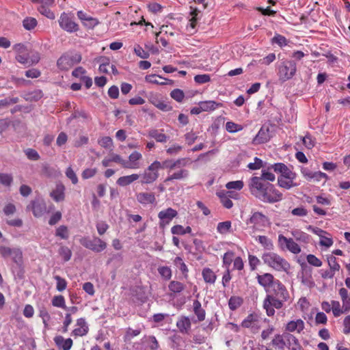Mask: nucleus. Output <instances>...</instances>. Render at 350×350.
<instances>
[{"mask_svg": "<svg viewBox=\"0 0 350 350\" xmlns=\"http://www.w3.org/2000/svg\"><path fill=\"white\" fill-rule=\"evenodd\" d=\"M64 191V186L62 184H57L55 189L51 192L50 196L55 202H61L65 198Z\"/></svg>", "mask_w": 350, "mask_h": 350, "instance_id": "6ab92c4d", "label": "nucleus"}, {"mask_svg": "<svg viewBox=\"0 0 350 350\" xmlns=\"http://www.w3.org/2000/svg\"><path fill=\"white\" fill-rule=\"evenodd\" d=\"M142 157V154L135 151L129 157V161H126L125 168L137 169L139 167L138 161Z\"/></svg>", "mask_w": 350, "mask_h": 350, "instance_id": "dca6fc26", "label": "nucleus"}, {"mask_svg": "<svg viewBox=\"0 0 350 350\" xmlns=\"http://www.w3.org/2000/svg\"><path fill=\"white\" fill-rule=\"evenodd\" d=\"M271 136L269 134V128L262 127L258 131V134L253 139L254 144H260L268 142Z\"/></svg>", "mask_w": 350, "mask_h": 350, "instance_id": "2eb2a0df", "label": "nucleus"}, {"mask_svg": "<svg viewBox=\"0 0 350 350\" xmlns=\"http://www.w3.org/2000/svg\"><path fill=\"white\" fill-rule=\"evenodd\" d=\"M232 192H227V193H225L224 192L218 193V196L220 198L221 202L223 204V206L226 208H230L233 206V203L232 200L230 199Z\"/></svg>", "mask_w": 350, "mask_h": 350, "instance_id": "bb28decb", "label": "nucleus"}, {"mask_svg": "<svg viewBox=\"0 0 350 350\" xmlns=\"http://www.w3.org/2000/svg\"><path fill=\"white\" fill-rule=\"evenodd\" d=\"M257 240L265 249L269 250L273 249V245L271 239L266 236H258Z\"/></svg>", "mask_w": 350, "mask_h": 350, "instance_id": "c9c22d12", "label": "nucleus"}, {"mask_svg": "<svg viewBox=\"0 0 350 350\" xmlns=\"http://www.w3.org/2000/svg\"><path fill=\"white\" fill-rule=\"evenodd\" d=\"M59 254L63 258L64 261H68L72 256L71 250L66 246H62L59 250Z\"/></svg>", "mask_w": 350, "mask_h": 350, "instance_id": "c03bdc74", "label": "nucleus"}, {"mask_svg": "<svg viewBox=\"0 0 350 350\" xmlns=\"http://www.w3.org/2000/svg\"><path fill=\"white\" fill-rule=\"evenodd\" d=\"M263 167V165H262V161L258 158V157H255L254 158V163H250L248 165H247V167L250 169V170H258L261 167Z\"/></svg>", "mask_w": 350, "mask_h": 350, "instance_id": "6e6d98bb", "label": "nucleus"}, {"mask_svg": "<svg viewBox=\"0 0 350 350\" xmlns=\"http://www.w3.org/2000/svg\"><path fill=\"white\" fill-rule=\"evenodd\" d=\"M190 9H191V12H190V15L191 16V18L189 19V26L192 28V29H195L196 26V23H197V16L198 14V13L200 12V11L197 9V8H194L193 7H190Z\"/></svg>", "mask_w": 350, "mask_h": 350, "instance_id": "79ce46f5", "label": "nucleus"}, {"mask_svg": "<svg viewBox=\"0 0 350 350\" xmlns=\"http://www.w3.org/2000/svg\"><path fill=\"white\" fill-rule=\"evenodd\" d=\"M211 80L210 76L208 75H198L194 77V81L197 83L202 84L208 82Z\"/></svg>", "mask_w": 350, "mask_h": 350, "instance_id": "680f3d73", "label": "nucleus"}, {"mask_svg": "<svg viewBox=\"0 0 350 350\" xmlns=\"http://www.w3.org/2000/svg\"><path fill=\"white\" fill-rule=\"evenodd\" d=\"M269 222L267 216L260 212H254L249 219L247 220L246 224L249 228L255 230H261L265 227Z\"/></svg>", "mask_w": 350, "mask_h": 350, "instance_id": "39448f33", "label": "nucleus"}, {"mask_svg": "<svg viewBox=\"0 0 350 350\" xmlns=\"http://www.w3.org/2000/svg\"><path fill=\"white\" fill-rule=\"evenodd\" d=\"M201 109L203 111H213L217 108V107L221 105L220 103H217L213 100H206L200 102Z\"/></svg>", "mask_w": 350, "mask_h": 350, "instance_id": "c85d7f7f", "label": "nucleus"}, {"mask_svg": "<svg viewBox=\"0 0 350 350\" xmlns=\"http://www.w3.org/2000/svg\"><path fill=\"white\" fill-rule=\"evenodd\" d=\"M293 180L294 179H287L284 177H279L278 183L280 187L285 189H290L292 187L297 185L295 183H293Z\"/></svg>", "mask_w": 350, "mask_h": 350, "instance_id": "72a5a7b5", "label": "nucleus"}, {"mask_svg": "<svg viewBox=\"0 0 350 350\" xmlns=\"http://www.w3.org/2000/svg\"><path fill=\"white\" fill-rule=\"evenodd\" d=\"M38 10L42 14L46 16L47 18L51 19L55 18L54 13L49 10V7H46L44 5H40Z\"/></svg>", "mask_w": 350, "mask_h": 350, "instance_id": "8fccbe9b", "label": "nucleus"}, {"mask_svg": "<svg viewBox=\"0 0 350 350\" xmlns=\"http://www.w3.org/2000/svg\"><path fill=\"white\" fill-rule=\"evenodd\" d=\"M177 215L176 211L172 208H168L159 213L158 217L160 219V226L164 228L171 220Z\"/></svg>", "mask_w": 350, "mask_h": 350, "instance_id": "ddd939ff", "label": "nucleus"}, {"mask_svg": "<svg viewBox=\"0 0 350 350\" xmlns=\"http://www.w3.org/2000/svg\"><path fill=\"white\" fill-rule=\"evenodd\" d=\"M66 175L69 179H70L72 184L75 185L78 183V178L71 167L66 169Z\"/></svg>", "mask_w": 350, "mask_h": 350, "instance_id": "13d9d810", "label": "nucleus"}, {"mask_svg": "<svg viewBox=\"0 0 350 350\" xmlns=\"http://www.w3.org/2000/svg\"><path fill=\"white\" fill-rule=\"evenodd\" d=\"M0 254L4 258H12V260L18 266L23 263V253L21 249L17 247H9L0 246Z\"/></svg>", "mask_w": 350, "mask_h": 350, "instance_id": "0eeeda50", "label": "nucleus"}, {"mask_svg": "<svg viewBox=\"0 0 350 350\" xmlns=\"http://www.w3.org/2000/svg\"><path fill=\"white\" fill-rule=\"evenodd\" d=\"M243 300L239 297H231L228 301L229 308L232 310L238 308L242 304Z\"/></svg>", "mask_w": 350, "mask_h": 350, "instance_id": "e433bc0d", "label": "nucleus"}, {"mask_svg": "<svg viewBox=\"0 0 350 350\" xmlns=\"http://www.w3.org/2000/svg\"><path fill=\"white\" fill-rule=\"evenodd\" d=\"M13 181L11 174L0 173V183L5 186H10Z\"/></svg>", "mask_w": 350, "mask_h": 350, "instance_id": "49530a36", "label": "nucleus"}, {"mask_svg": "<svg viewBox=\"0 0 350 350\" xmlns=\"http://www.w3.org/2000/svg\"><path fill=\"white\" fill-rule=\"evenodd\" d=\"M138 202L142 204H153L156 201L154 194L153 193H139L136 196Z\"/></svg>", "mask_w": 350, "mask_h": 350, "instance_id": "a211bd4d", "label": "nucleus"}, {"mask_svg": "<svg viewBox=\"0 0 350 350\" xmlns=\"http://www.w3.org/2000/svg\"><path fill=\"white\" fill-rule=\"evenodd\" d=\"M331 308L333 314L335 317H339L341 314L346 312H344V308H340V304L338 301H332L331 304Z\"/></svg>", "mask_w": 350, "mask_h": 350, "instance_id": "a19ab883", "label": "nucleus"}, {"mask_svg": "<svg viewBox=\"0 0 350 350\" xmlns=\"http://www.w3.org/2000/svg\"><path fill=\"white\" fill-rule=\"evenodd\" d=\"M327 262L329 267V269L333 271L334 273L335 271H338L340 269V265L336 262V258L334 256H331L327 258Z\"/></svg>", "mask_w": 350, "mask_h": 350, "instance_id": "a18cd8bd", "label": "nucleus"}, {"mask_svg": "<svg viewBox=\"0 0 350 350\" xmlns=\"http://www.w3.org/2000/svg\"><path fill=\"white\" fill-rule=\"evenodd\" d=\"M54 278L57 281V290L60 292L64 291L67 286L66 281L59 275H55Z\"/></svg>", "mask_w": 350, "mask_h": 350, "instance_id": "3c124183", "label": "nucleus"}, {"mask_svg": "<svg viewBox=\"0 0 350 350\" xmlns=\"http://www.w3.org/2000/svg\"><path fill=\"white\" fill-rule=\"evenodd\" d=\"M202 276L206 282L213 284L216 280L215 273L209 268H205L202 271Z\"/></svg>", "mask_w": 350, "mask_h": 350, "instance_id": "c756f323", "label": "nucleus"}, {"mask_svg": "<svg viewBox=\"0 0 350 350\" xmlns=\"http://www.w3.org/2000/svg\"><path fill=\"white\" fill-rule=\"evenodd\" d=\"M302 141L304 146L308 149H311L314 146V139L310 135H306L303 137Z\"/></svg>", "mask_w": 350, "mask_h": 350, "instance_id": "864d4df0", "label": "nucleus"}, {"mask_svg": "<svg viewBox=\"0 0 350 350\" xmlns=\"http://www.w3.org/2000/svg\"><path fill=\"white\" fill-rule=\"evenodd\" d=\"M100 61L101 64L99 66V71L103 73H108L107 66H109V60L106 57H100Z\"/></svg>", "mask_w": 350, "mask_h": 350, "instance_id": "bf43d9fd", "label": "nucleus"}, {"mask_svg": "<svg viewBox=\"0 0 350 350\" xmlns=\"http://www.w3.org/2000/svg\"><path fill=\"white\" fill-rule=\"evenodd\" d=\"M52 304L55 307L67 309L65 305L64 297L62 295L55 296L52 299Z\"/></svg>", "mask_w": 350, "mask_h": 350, "instance_id": "37998d69", "label": "nucleus"}, {"mask_svg": "<svg viewBox=\"0 0 350 350\" xmlns=\"http://www.w3.org/2000/svg\"><path fill=\"white\" fill-rule=\"evenodd\" d=\"M306 258L308 263L313 266L319 267L322 265V262L321 261V260L317 258L313 254L308 255Z\"/></svg>", "mask_w": 350, "mask_h": 350, "instance_id": "5fc2aeb1", "label": "nucleus"}, {"mask_svg": "<svg viewBox=\"0 0 350 350\" xmlns=\"http://www.w3.org/2000/svg\"><path fill=\"white\" fill-rule=\"evenodd\" d=\"M304 329V323L301 319L291 321L286 324V330L293 332L297 331L300 333Z\"/></svg>", "mask_w": 350, "mask_h": 350, "instance_id": "aec40b11", "label": "nucleus"}, {"mask_svg": "<svg viewBox=\"0 0 350 350\" xmlns=\"http://www.w3.org/2000/svg\"><path fill=\"white\" fill-rule=\"evenodd\" d=\"M59 24L64 30L70 33L77 31L79 29L78 25L73 21L71 16L65 12L61 14Z\"/></svg>", "mask_w": 350, "mask_h": 350, "instance_id": "9d476101", "label": "nucleus"}, {"mask_svg": "<svg viewBox=\"0 0 350 350\" xmlns=\"http://www.w3.org/2000/svg\"><path fill=\"white\" fill-rule=\"evenodd\" d=\"M28 210H31L35 217H41L46 211V204L42 200L36 199L32 200L27 206Z\"/></svg>", "mask_w": 350, "mask_h": 350, "instance_id": "f8f14e48", "label": "nucleus"}, {"mask_svg": "<svg viewBox=\"0 0 350 350\" xmlns=\"http://www.w3.org/2000/svg\"><path fill=\"white\" fill-rule=\"evenodd\" d=\"M231 228V222L230 221H226L219 222L217 224V230L221 234H226L230 231Z\"/></svg>", "mask_w": 350, "mask_h": 350, "instance_id": "58836bf2", "label": "nucleus"}, {"mask_svg": "<svg viewBox=\"0 0 350 350\" xmlns=\"http://www.w3.org/2000/svg\"><path fill=\"white\" fill-rule=\"evenodd\" d=\"M282 301L275 298L274 296L267 295L264 300L263 307L266 310L267 314L269 317L274 315L275 308L280 309L282 307Z\"/></svg>", "mask_w": 350, "mask_h": 350, "instance_id": "1a4fd4ad", "label": "nucleus"}, {"mask_svg": "<svg viewBox=\"0 0 350 350\" xmlns=\"http://www.w3.org/2000/svg\"><path fill=\"white\" fill-rule=\"evenodd\" d=\"M249 186L251 193L263 202L274 203L282 198V193L272 184L262 181V178L258 176L252 177Z\"/></svg>", "mask_w": 350, "mask_h": 350, "instance_id": "f257e3e1", "label": "nucleus"}, {"mask_svg": "<svg viewBox=\"0 0 350 350\" xmlns=\"http://www.w3.org/2000/svg\"><path fill=\"white\" fill-rule=\"evenodd\" d=\"M53 168H51L49 165V164L46 163H44L42 164L41 166V174L42 175H44L46 176H51L53 173Z\"/></svg>", "mask_w": 350, "mask_h": 350, "instance_id": "69168bd1", "label": "nucleus"}, {"mask_svg": "<svg viewBox=\"0 0 350 350\" xmlns=\"http://www.w3.org/2000/svg\"><path fill=\"white\" fill-rule=\"evenodd\" d=\"M97 172L96 168H88L83 170L82 173V178L84 179H88L93 177Z\"/></svg>", "mask_w": 350, "mask_h": 350, "instance_id": "338daca9", "label": "nucleus"}, {"mask_svg": "<svg viewBox=\"0 0 350 350\" xmlns=\"http://www.w3.org/2000/svg\"><path fill=\"white\" fill-rule=\"evenodd\" d=\"M243 187V182L241 180L231 181L226 184V188L229 189H237L240 190Z\"/></svg>", "mask_w": 350, "mask_h": 350, "instance_id": "4d7b16f0", "label": "nucleus"}, {"mask_svg": "<svg viewBox=\"0 0 350 350\" xmlns=\"http://www.w3.org/2000/svg\"><path fill=\"white\" fill-rule=\"evenodd\" d=\"M139 176L136 174H133L129 176H124L120 177L117 180V184H118L120 186H126L135 180H137L139 178Z\"/></svg>", "mask_w": 350, "mask_h": 350, "instance_id": "a878e982", "label": "nucleus"}, {"mask_svg": "<svg viewBox=\"0 0 350 350\" xmlns=\"http://www.w3.org/2000/svg\"><path fill=\"white\" fill-rule=\"evenodd\" d=\"M193 312L197 316L199 321H202L205 319L206 312L202 308L201 303L198 300H194L193 303Z\"/></svg>", "mask_w": 350, "mask_h": 350, "instance_id": "b1692460", "label": "nucleus"}, {"mask_svg": "<svg viewBox=\"0 0 350 350\" xmlns=\"http://www.w3.org/2000/svg\"><path fill=\"white\" fill-rule=\"evenodd\" d=\"M80 243L85 248L96 253L101 252L107 247V243L97 237H94L92 239L87 237H83L80 239Z\"/></svg>", "mask_w": 350, "mask_h": 350, "instance_id": "20e7f679", "label": "nucleus"}, {"mask_svg": "<svg viewBox=\"0 0 350 350\" xmlns=\"http://www.w3.org/2000/svg\"><path fill=\"white\" fill-rule=\"evenodd\" d=\"M275 295L282 300L286 301L288 297V291L285 286L279 281L275 280L271 286Z\"/></svg>", "mask_w": 350, "mask_h": 350, "instance_id": "4468645a", "label": "nucleus"}, {"mask_svg": "<svg viewBox=\"0 0 350 350\" xmlns=\"http://www.w3.org/2000/svg\"><path fill=\"white\" fill-rule=\"evenodd\" d=\"M99 144L105 148H109L112 146L113 142L110 137H103L98 141Z\"/></svg>", "mask_w": 350, "mask_h": 350, "instance_id": "774afa93", "label": "nucleus"}, {"mask_svg": "<svg viewBox=\"0 0 350 350\" xmlns=\"http://www.w3.org/2000/svg\"><path fill=\"white\" fill-rule=\"evenodd\" d=\"M189 176V171L185 169L175 172L172 175L169 176L164 180V183H168L174 180H182L187 178Z\"/></svg>", "mask_w": 350, "mask_h": 350, "instance_id": "4be33fe9", "label": "nucleus"}, {"mask_svg": "<svg viewBox=\"0 0 350 350\" xmlns=\"http://www.w3.org/2000/svg\"><path fill=\"white\" fill-rule=\"evenodd\" d=\"M163 79H164L163 77H162L160 75H146L145 77L146 81L150 83L158 84V85H163Z\"/></svg>", "mask_w": 350, "mask_h": 350, "instance_id": "f704fd0d", "label": "nucleus"}, {"mask_svg": "<svg viewBox=\"0 0 350 350\" xmlns=\"http://www.w3.org/2000/svg\"><path fill=\"white\" fill-rule=\"evenodd\" d=\"M257 279L258 283L265 288L272 286L275 281L271 273H265L261 275H258Z\"/></svg>", "mask_w": 350, "mask_h": 350, "instance_id": "412c9836", "label": "nucleus"}, {"mask_svg": "<svg viewBox=\"0 0 350 350\" xmlns=\"http://www.w3.org/2000/svg\"><path fill=\"white\" fill-rule=\"evenodd\" d=\"M168 288L172 292L178 293L185 289V285L178 281H172L170 282Z\"/></svg>", "mask_w": 350, "mask_h": 350, "instance_id": "2f4dec72", "label": "nucleus"}, {"mask_svg": "<svg viewBox=\"0 0 350 350\" xmlns=\"http://www.w3.org/2000/svg\"><path fill=\"white\" fill-rule=\"evenodd\" d=\"M150 101L151 103H152L155 107H157L158 109L163 111H168L172 110V107L167 105V103H165L164 102L161 100H159L155 96H151L150 98Z\"/></svg>", "mask_w": 350, "mask_h": 350, "instance_id": "cd10ccee", "label": "nucleus"}, {"mask_svg": "<svg viewBox=\"0 0 350 350\" xmlns=\"http://www.w3.org/2000/svg\"><path fill=\"white\" fill-rule=\"evenodd\" d=\"M262 258L265 264L277 271L287 272L291 267L290 264L285 259L275 253L265 254Z\"/></svg>", "mask_w": 350, "mask_h": 350, "instance_id": "f03ea898", "label": "nucleus"}, {"mask_svg": "<svg viewBox=\"0 0 350 350\" xmlns=\"http://www.w3.org/2000/svg\"><path fill=\"white\" fill-rule=\"evenodd\" d=\"M24 152L27 159L31 161H38L40 159L38 152L33 148H27L24 150Z\"/></svg>", "mask_w": 350, "mask_h": 350, "instance_id": "4c0bfd02", "label": "nucleus"}, {"mask_svg": "<svg viewBox=\"0 0 350 350\" xmlns=\"http://www.w3.org/2000/svg\"><path fill=\"white\" fill-rule=\"evenodd\" d=\"M23 25L25 29L31 30L37 25V21L34 18L28 17L23 20Z\"/></svg>", "mask_w": 350, "mask_h": 350, "instance_id": "ea45409f", "label": "nucleus"}, {"mask_svg": "<svg viewBox=\"0 0 350 350\" xmlns=\"http://www.w3.org/2000/svg\"><path fill=\"white\" fill-rule=\"evenodd\" d=\"M159 274L166 280H170L172 276V271L168 267H161L158 269Z\"/></svg>", "mask_w": 350, "mask_h": 350, "instance_id": "603ef678", "label": "nucleus"}, {"mask_svg": "<svg viewBox=\"0 0 350 350\" xmlns=\"http://www.w3.org/2000/svg\"><path fill=\"white\" fill-rule=\"evenodd\" d=\"M296 64L294 61H284L279 67V77L282 81L291 79L296 72Z\"/></svg>", "mask_w": 350, "mask_h": 350, "instance_id": "423d86ee", "label": "nucleus"}, {"mask_svg": "<svg viewBox=\"0 0 350 350\" xmlns=\"http://www.w3.org/2000/svg\"><path fill=\"white\" fill-rule=\"evenodd\" d=\"M189 161V159L187 158L178 159L176 161H173V163H172L170 165H166V167L170 170H174L176 167H185L187 165Z\"/></svg>", "mask_w": 350, "mask_h": 350, "instance_id": "473e14b6", "label": "nucleus"}, {"mask_svg": "<svg viewBox=\"0 0 350 350\" xmlns=\"http://www.w3.org/2000/svg\"><path fill=\"white\" fill-rule=\"evenodd\" d=\"M171 97L177 102H182L184 98V92L180 89H175L170 93Z\"/></svg>", "mask_w": 350, "mask_h": 350, "instance_id": "09e8293b", "label": "nucleus"}, {"mask_svg": "<svg viewBox=\"0 0 350 350\" xmlns=\"http://www.w3.org/2000/svg\"><path fill=\"white\" fill-rule=\"evenodd\" d=\"M81 55L75 52H68L62 55L57 60V67L67 70L81 61Z\"/></svg>", "mask_w": 350, "mask_h": 350, "instance_id": "7ed1b4c3", "label": "nucleus"}, {"mask_svg": "<svg viewBox=\"0 0 350 350\" xmlns=\"http://www.w3.org/2000/svg\"><path fill=\"white\" fill-rule=\"evenodd\" d=\"M161 167L162 165L159 161L153 162L143 174L142 183L149 184L155 181L159 177L158 170Z\"/></svg>", "mask_w": 350, "mask_h": 350, "instance_id": "6e6552de", "label": "nucleus"}, {"mask_svg": "<svg viewBox=\"0 0 350 350\" xmlns=\"http://www.w3.org/2000/svg\"><path fill=\"white\" fill-rule=\"evenodd\" d=\"M55 235L63 239H67L68 238V228L66 226H60L57 228Z\"/></svg>", "mask_w": 350, "mask_h": 350, "instance_id": "de8ad7c7", "label": "nucleus"}, {"mask_svg": "<svg viewBox=\"0 0 350 350\" xmlns=\"http://www.w3.org/2000/svg\"><path fill=\"white\" fill-rule=\"evenodd\" d=\"M278 243L282 249L286 248L293 254H299L301 252L300 247L293 239L286 238L282 234L278 236Z\"/></svg>", "mask_w": 350, "mask_h": 350, "instance_id": "9b49d317", "label": "nucleus"}, {"mask_svg": "<svg viewBox=\"0 0 350 350\" xmlns=\"http://www.w3.org/2000/svg\"><path fill=\"white\" fill-rule=\"evenodd\" d=\"M134 51L135 53V54L142 58V59H147L149 57V53L147 52V51H145L140 46H137L136 47H135L134 49Z\"/></svg>", "mask_w": 350, "mask_h": 350, "instance_id": "052dcab7", "label": "nucleus"}, {"mask_svg": "<svg viewBox=\"0 0 350 350\" xmlns=\"http://www.w3.org/2000/svg\"><path fill=\"white\" fill-rule=\"evenodd\" d=\"M272 345L278 347L280 349H283L285 345V342L280 335H277L272 340Z\"/></svg>", "mask_w": 350, "mask_h": 350, "instance_id": "0e129e2a", "label": "nucleus"}, {"mask_svg": "<svg viewBox=\"0 0 350 350\" xmlns=\"http://www.w3.org/2000/svg\"><path fill=\"white\" fill-rule=\"evenodd\" d=\"M54 342L57 347L62 350H70L73 343L71 338L64 339L62 336H55Z\"/></svg>", "mask_w": 350, "mask_h": 350, "instance_id": "f3484780", "label": "nucleus"}, {"mask_svg": "<svg viewBox=\"0 0 350 350\" xmlns=\"http://www.w3.org/2000/svg\"><path fill=\"white\" fill-rule=\"evenodd\" d=\"M149 136L155 139L158 142H165L168 138L167 135L163 133H159L156 129H152L149 131Z\"/></svg>", "mask_w": 350, "mask_h": 350, "instance_id": "7c9ffc66", "label": "nucleus"}, {"mask_svg": "<svg viewBox=\"0 0 350 350\" xmlns=\"http://www.w3.org/2000/svg\"><path fill=\"white\" fill-rule=\"evenodd\" d=\"M280 177H284L287 179H295L296 177V174L295 173L290 170L288 167L285 165L284 169L283 170Z\"/></svg>", "mask_w": 350, "mask_h": 350, "instance_id": "e2e57ef3", "label": "nucleus"}, {"mask_svg": "<svg viewBox=\"0 0 350 350\" xmlns=\"http://www.w3.org/2000/svg\"><path fill=\"white\" fill-rule=\"evenodd\" d=\"M176 326L182 333H187L191 328V321L188 317H183L176 323Z\"/></svg>", "mask_w": 350, "mask_h": 350, "instance_id": "5701e85b", "label": "nucleus"}, {"mask_svg": "<svg viewBox=\"0 0 350 350\" xmlns=\"http://www.w3.org/2000/svg\"><path fill=\"white\" fill-rule=\"evenodd\" d=\"M339 295L342 301L344 312H348L350 309V297L348 295L347 290L345 288H341L339 290Z\"/></svg>", "mask_w": 350, "mask_h": 350, "instance_id": "393cba45", "label": "nucleus"}]
</instances>
